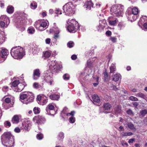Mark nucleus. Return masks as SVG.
<instances>
[{
	"label": "nucleus",
	"mask_w": 147,
	"mask_h": 147,
	"mask_svg": "<svg viewBox=\"0 0 147 147\" xmlns=\"http://www.w3.org/2000/svg\"><path fill=\"white\" fill-rule=\"evenodd\" d=\"M33 111L35 114H39L40 112V109L38 107H35L34 108Z\"/></svg>",
	"instance_id": "a18cd8bd"
},
{
	"label": "nucleus",
	"mask_w": 147,
	"mask_h": 147,
	"mask_svg": "<svg viewBox=\"0 0 147 147\" xmlns=\"http://www.w3.org/2000/svg\"><path fill=\"white\" fill-rule=\"evenodd\" d=\"M118 26L120 30H121L124 28L125 26L123 23L119 22L118 25Z\"/></svg>",
	"instance_id": "3c124183"
},
{
	"label": "nucleus",
	"mask_w": 147,
	"mask_h": 147,
	"mask_svg": "<svg viewBox=\"0 0 147 147\" xmlns=\"http://www.w3.org/2000/svg\"><path fill=\"white\" fill-rule=\"evenodd\" d=\"M51 40L49 38H47L45 40V42L47 44H49L50 43Z\"/></svg>",
	"instance_id": "69168bd1"
},
{
	"label": "nucleus",
	"mask_w": 147,
	"mask_h": 147,
	"mask_svg": "<svg viewBox=\"0 0 147 147\" xmlns=\"http://www.w3.org/2000/svg\"><path fill=\"white\" fill-rule=\"evenodd\" d=\"M107 20L109 24L112 26H114L116 25L118 22V19L115 16L109 17Z\"/></svg>",
	"instance_id": "dca6fc26"
},
{
	"label": "nucleus",
	"mask_w": 147,
	"mask_h": 147,
	"mask_svg": "<svg viewBox=\"0 0 147 147\" xmlns=\"http://www.w3.org/2000/svg\"><path fill=\"white\" fill-rule=\"evenodd\" d=\"M20 118L18 115H15L12 118L11 121L13 123L17 124L19 122Z\"/></svg>",
	"instance_id": "a878e982"
},
{
	"label": "nucleus",
	"mask_w": 147,
	"mask_h": 147,
	"mask_svg": "<svg viewBox=\"0 0 147 147\" xmlns=\"http://www.w3.org/2000/svg\"><path fill=\"white\" fill-rule=\"evenodd\" d=\"M48 65L49 66V70L52 72L57 73L59 71V65L55 60L49 59L47 60Z\"/></svg>",
	"instance_id": "6e6552de"
},
{
	"label": "nucleus",
	"mask_w": 147,
	"mask_h": 147,
	"mask_svg": "<svg viewBox=\"0 0 147 147\" xmlns=\"http://www.w3.org/2000/svg\"><path fill=\"white\" fill-rule=\"evenodd\" d=\"M20 80V81H23L24 80L23 78L22 77H20L19 78H18ZM20 80H16L14 81L12 83V85L14 87H16L20 83Z\"/></svg>",
	"instance_id": "393cba45"
},
{
	"label": "nucleus",
	"mask_w": 147,
	"mask_h": 147,
	"mask_svg": "<svg viewBox=\"0 0 147 147\" xmlns=\"http://www.w3.org/2000/svg\"><path fill=\"white\" fill-rule=\"evenodd\" d=\"M55 13L56 14H62V12L61 10L59 9H57L55 11Z\"/></svg>",
	"instance_id": "0e129e2a"
},
{
	"label": "nucleus",
	"mask_w": 147,
	"mask_h": 147,
	"mask_svg": "<svg viewBox=\"0 0 147 147\" xmlns=\"http://www.w3.org/2000/svg\"><path fill=\"white\" fill-rule=\"evenodd\" d=\"M36 137L37 139L38 140H41L43 138V136L42 134L40 133H39L37 135Z\"/></svg>",
	"instance_id": "09e8293b"
},
{
	"label": "nucleus",
	"mask_w": 147,
	"mask_h": 147,
	"mask_svg": "<svg viewBox=\"0 0 147 147\" xmlns=\"http://www.w3.org/2000/svg\"><path fill=\"white\" fill-rule=\"evenodd\" d=\"M92 102L94 104H99L100 100L99 96L96 94H94L92 96Z\"/></svg>",
	"instance_id": "412c9836"
},
{
	"label": "nucleus",
	"mask_w": 147,
	"mask_h": 147,
	"mask_svg": "<svg viewBox=\"0 0 147 147\" xmlns=\"http://www.w3.org/2000/svg\"><path fill=\"white\" fill-rule=\"evenodd\" d=\"M114 113L116 115L120 113L121 111V107L119 105L117 106L114 109Z\"/></svg>",
	"instance_id": "72a5a7b5"
},
{
	"label": "nucleus",
	"mask_w": 147,
	"mask_h": 147,
	"mask_svg": "<svg viewBox=\"0 0 147 147\" xmlns=\"http://www.w3.org/2000/svg\"><path fill=\"white\" fill-rule=\"evenodd\" d=\"M115 63H112L110 67V73H114L116 70Z\"/></svg>",
	"instance_id": "c85d7f7f"
},
{
	"label": "nucleus",
	"mask_w": 147,
	"mask_h": 147,
	"mask_svg": "<svg viewBox=\"0 0 147 147\" xmlns=\"http://www.w3.org/2000/svg\"><path fill=\"white\" fill-rule=\"evenodd\" d=\"M14 131L16 133H18L20 131V130L19 127H17L14 129Z\"/></svg>",
	"instance_id": "338daca9"
},
{
	"label": "nucleus",
	"mask_w": 147,
	"mask_h": 147,
	"mask_svg": "<svg viewBox=\"0 0 147 147\" xmlns=\"http://www.w3.org/2000/svg\"><path fill=\"white\" fill-rule=\"evenodd\" d=\"M54 109V107L51 105H49L46 108V111H49V110L53 112H54V114H55L56 113V111H55V110L53 111V109Z\"/></svg>",
	"instance_id": "c756f323"
},
{
	"label": "nucleus",
	"mask_w": 147,
	"mask_h": 147,
	"mask_svg": "<svg viewBox=\"0 0 147 147\" xmlns=\"http://www.w3.org/2000/svg\"><path fill=\"white\" fill-rule=\"evenodd\" d=\"M14 22L17 26V27L19 28V26L22 25L26 22L27 19V15L22 11H17L13 15Z\"/></svg>",
	"instance_id": "f03ea898"
},
{
	"label": "nucleus",
	"mask_w": 147,
	"mask_h": 147,
	"mask_svg": "<svg viewBox=\"0 0 147 147\" xmlns=\"http://www.w3.org/2000/svg\"><path fill=\"white\" fill-rule=\"evenodd\" d=\"M4 125L5 127H9L11 126V123L9 121H6L4 123Z\"/></svg>",
	"instance_id": "4d7b16f0"
},
{
	"label": "nucleus",
	"mask_w": 147,
	"mask_h": 147,
	"mask_svg": "<svg viewBox=\"0 0 147 147\" xmlns=\"http://www.w3.org/2000/svg\"><path fill=\"white\" fill-rule=\"evenodd\" d=\"M1 56L2 58H4V60L7 58V55H8L9 52L8 50L5 49H2L1 51Z\"/></svg>",
	"instance_id": "5701e85b"
},
{
	"label": "nucleus",
	"mask_w": 147,
	"mask_h": 147,
	"mask_svg": "<svg viewBox=\"0 0 147 147\" xmlns=\"http://www.w3.org/2000/svg\"><path fill=\"white\" fill-rule=\"evenodd\" d=\"M63 9L65 14L70 16L74 14L76 10V7L71 2L65 4L63 7Z\"/></svg>",
	"instance_id": "423d86ee"
},
{
	"label": "nucleus",
	"mask_w": 147,
	"mask_h": 147,
	"mask_svg": "<svg viewBox=\"0 0 147 147\" xmlns=\"http://www.w3.org/2000/svg\"><path fill=\"white\" fill-rule=\"evenodd\" d=\"M140 24L143 25L142 27H141L142 30L144 31H147V17L146 16H143L140 18L138 22V24L140 26Z\"/></svg>",
	"instance_id": "2eb2a0df"
},
{
	"label": "nucleus",
	"mask_w": 147,
	"mask_h": 147,
	"mask_svg": "<svg viewBox=\"0 0 147 147\" xmlns=\"http://www.w3.org/2000/svg\"><path fill=\"white\" fill-rule=\"evenodd\" d=\"M39 51V48H38L37 47H34L32 48V52L33 54H36L37 52H38Z\"/></svg>",
	"instance_id": "37998d69"
},
{
	"label": "nucleus",
	"mask_w": 147,
	"mask_h": 147,
	"mask_svg": "<svg viewBox=\"0 0 147 147\" xmlns=\"http://www.w3.org/2000/svg\"><path fill=\"white\" fill-rule=\"evenodd\" d=\"M8 89V87L7 86H4L2 89L4 91H7Z\"/></svg>",
	"instance_id": "774afa93"
},
{
	"label": "nucleus",
	"mask_w": 147,
	"mask_h": 147,
	"mask_svg": "<svg viewBox=\"0 0 147 147\" xmlns=\"http://www.w3.org/2000/svg\"><path fill=\"white\" fill-rule=\"evenodd\" d=\"M64 138V133L62 132L59 133L58 136V139L60 141H62Z\"/></svg>",
	"instance_id": "79ce46f5"
},
{
	"label": "nucleus",
	"mask_w": 147,
	"mask_h": 147,
	"mask_svg": "<svg viewBox=\"0 0 147 147\" xmlns=\"http://www.w3.org/2000/svg\"><path fill=\"white\" fill-rule=\"evenodd\" d=\"M44 20H38L35 23L34 25L37 30L40 31H42L46 29L48 25L47 23Z\"/></svg>",
	"instance_id": "9b49d317"
},
{
	"label": "nucleus",
	"mask_w": 147,
	"mask_h": 147,
	"mask_svg": "<svg viewBox=\"0 0 147 147\" xmlns=\"http://www.w3.org/2000/svg\"><path fill=\"white\" fill-rule=\"evenodd\" d=\"M1 140L2 144L5 146L12 147L14 146V137L10 132L4 133L2 136Z\"/></svg>",
	"instance_id": "f257e3e1"
},
{
	"label": "nucleus",
	"mask_w": 147,
	"mask_h": 147,
	"mask_svg": "<svg viewBox=\"0 0 147 147\" xmlns=\"http://www.w3.org/2000/svg\"><path fill=\"white\" fill-rule=\"evenodd\" d=\"M124 7L121 4L112 6L110 9L111 14L116 16H122L123 13Z\"/></svg>",
	"instance_id": "0eeeda50"
},
{
	"label": "nucleus",
	"mask_w": 147,
	"mask_h": 147,
	"mask_svg": "<svg viewBox=\"0 0 147 147\" xmlns=\"http://www.w3.org/2000/svg\"><path fill=\"white\" fill-rule=\"evenodd\" d=\"M117 38L115 37H111L110 38V39L111 40L113 43L116 42Z\"/></svg>",
	"instance_id": "bf43d9fd"
},
{
	"label": "nucleus",
	"mask_w": 147,
	"mask_h": 147,
	"mask_svg": "<svg viewBox=\"0 0 147 147\" xmlns=\"http://www.w3.org/2000/svg\"><path fill=\"white\" fill-rule=\"evenodd\" d=\"M121 77V75L119 74L116 73L113 76V80L115 82L118 81Z\"/></svg>",
	"instance_id": "473e14b6"
},
{
	"label": "nucleus",
	"mask_w": 147,
	"mask_h": 147,
	"mask_svg": "<svg viewBox=\"0 0 147 147\" xmlns=\"http://www.w3.org/2000/svg\"><path fill=\"white\" fill-rule=\"evenodd\" d=\"M67 30L70 32L74 33L77 30H80V26L79 25L78 22L74 19L69 20L67 22Z\"/></svg>",
	"instance_id": "39448f33"
},
{
	"label": "nucleus",
	"mask_w": 147,
	"mask_h": 147,
	"mask_svg": "<svg viewBox=\"0 0 147 147\" xmlns=\"http://www.w3.org/2000/svg\"><path fill=\"white\" fill-rule=\"evenodd\" d=\"M40 74L39 69H37L34 70L33 73V79L35 80L38 79L40 76Z\"/></svg>",
	"instance_id": "4be33fe9"
},
{
	"label": "nucleus",
	"mask_w": 147,
	"mask_h": 147,
	"mask_svg": "<svg viewBox=\"0 0 147 147\" xmlns=\"http://www.w3.org/2000/svg\"><path fill=\"white\" fill-rule=\"evenodd\" d=\"M37 3L34 1L32 2L30 5L31 8L33 9H36L37 8Z\"/></svg>",
	"instance_id": "e433bc0d"
},
{
	"label": "nucleus",
	"mask_w": 147,
	"mask_h": 147,
	"mask_svg": "<svg viewBox=\"0 0 147 147\" xmlns=\"http://www.w3.org/2000/svg\"><path fill=\"white\" fill-rule=\"evenodd\" d=\"M51 53L50 51H46L44 53V56L46 58L49 57L51 55Z\"/></svg>",
	"instance_id": "de8ad7c7"
},
{
	"label": "nucleus",
	"mask_w": 147,
	"mask_h": 147,
	"mask_svg": "<svg viewBox=\"0 0 147 147\" xmlns=\"http://www.w3.org/2000/svg\"><path fill=\"white\" fill-rule=\"evenodd\" d=\"M106 21L105 19L100 20L99 24L96 26V28L98 32H101L104 30V28L107 26Z\"/></svg>",
	"instance_id": "4468645a"
},
{
	"label": "nucleus",
	"mask_w": 147,
	"mask_h": 147,
	"mask_svg": "<svg viewBox=\"0 0 147 147\" xmlns=\"http://www.w3.org/2000/svg\"><path fill=\"white\" fill-rule=\"evenodd\" d=\"M63 78L65 80H67L69 79L70 76L68 74H65L63 75Z\"/></svg>",
	"instance_id": "603ef678"
},
{
	"label": "nucleus",
	"mask_w": 147,
	"mask_h": 147,
	"mask_svg": "<svg viewBox=\"0 0 147 147\" xmlns=\"http://www.w3.org/2000/svg\"><path fill=\"white\" fill-rule=\"evenodd\" d=\"M6 38V35L1 34L0 35V43H3L5 41Z\"/></svg>",
	"instance_id": "4c0bfd02"
},
{
	"label": "nucleus",
	"mask_w": 147,
	"mask_h": 147,
	"mask_svg": "<svg viewBox=\"0 0 147 147\" xmlns=\"http://www.w3.org/2000/svg\"><path fill=\"white\" fill-rule=\"evenodd\" d=\"M33 120L36 123L39 124L44 123L45 121V119L41 116L35 117L34 118Z\"/></svg>",
	"instance_id": "f3484780"
},
{
	"label": "nucleus",
	"mask_w": 147,
	"mask_h": 147,
	"mask_svg": "<svg viewBox=\"0 0 147 147\" xmlns=\"http://www.w3.org/2000/svg\"><path fill=\"white\" fill-rule=\"evenodd\" d=\"M54 73H55V72H52L51 71L49 70H47L45 71L42 76L43 82H46L49 83L51 85H52V82H53L52 75Z\"/></svg>",
	"instance_id": "9d476101"
},
{
	"label": "nucleus",
	"mask_w": 147,
	"mask_h": 147,
	"mask_svg": "<svg viewBox=\"0 0 147 147\" xmlns=\"http://www.w3.org/2000/svg\"><path fill=\"white\" fill-rule=\"evenodd\" d=\"M50 32L51 33H54L53 36V39L54 40V43L57 45V39H59L60 38V30L59 28L57 26L55 23L53 24V27L50 29Z\"/></svg>",
	"instance_id": "1a4fd4ad"
},
{
	"label": "nucleus",
	"mask_w": 147,
	"mask_h": 147,
	"mask_svg": "<svg viewBox=\"0 0 147 147\" xmlns=\"http://www.w3.org/2000/svg\"><path fill=\"white\" fill-rule=\"evenodd\" d=\"M31 123V121L29 119H25L22 123V129L25 131H28L30 129Z\"/></svg>",
	"instance_id": "ddd939ff"
},
{
	"label": "nucleus",
	"mask_w": 147,
	"mask_h": 147,
	"mask_svg": "<svg viewBox=\"0 0 147 147\" xmlns=\"http://www.w3.org/2000/svg\"><path fill=\"white\" fill-rule=\"evenodd\" d=\"M92 59H90L88 60L87 62V66L90 67L92 65Z\"/></svg>",
	"instance_id": "8fccbe9b"
},
{
	"label": "nucleus",
	"mask_w": 147,
	"mask_h": 147,
	"mask_svg": "<svg viewBox=\"0 0 147 147\" xmlns=\"http://www.w3.org/2000/svg\"><path fill=\"white\" fill-rule=\"evenodd\" d=\"M133 133L131 132L125 131L121 133V136L122 137L126 136H131L133 135Z\"/></svg>",
	"instance_id": "bb28decb"
},
{
	"label": "nucleus",
	"mask_w": 147,
	"mask_h": 147,
	"mask_svg": "<svg viewBox=\"0 0 147 147\" xmlns=\"http://www.w3.org/2000/svg\"><path fill=\"white\" fill-rule=\"evenodd\" d=\"M20 98L23 103L27 104L33 102L34 96L32 92H25L20 94Z\"/></svg>",
	"instance_id": "20e7f679"
},
{
	"label": "nucleus",
	"mask_w": 147,
	"mask_h": 147,
	"mask_svg": "<svg viewBox=\"0 0 147 147\" xmlns=\"http://www.w3.org/2000/svg\"><path fill=\"white\" fill-rule=\"evenodd\" d=\"M11 56L15 59H21L25 55V52L23 48L20 46L12 48L10 52Z\"/></svg>",
	"instance_id": "7ed1b4c3"
},
{
	"label": "nucleus",
	"mask_w": 147,
	"mask_h": 147,
	"mask_svg": "<svg viewBox=\"0 0 147 147\" xmlns=\"http://www.w3.org/2000/svg\"><path fill=\"white\" fill-rule=\"evenodd\" d=\"M93 3L91 0H87L85 3L84 6L87 10H90L93 7Z\"/></svg>",
	"instance_id": "aec40b11"
},
{
	"label": "nucleus",
	"mask_w": 147,
	"mask_h": 147,
	"mask_svg": "<svg viewBox=\"0 0 147 147\" xmlns=\"http://www.w3.org/2000/svg\"><path fill=\"white\" fill-rule=\"evenodd\" d=\"M139 12V11L138 8L136 7H134L132 9V13L134 15H137Z\"/></svg>",
	"instance_id": "58836bf2"
},
{
	"label": "nucleus",
	"mask_w": 147,
	"mask_h": 147,
	"mask_svg": "<svg viewBox=\"0 0 147 147\" xmlns=\"http://www.w3.org/2000/svg\"><path fill=\"white\" fill-rule=\"evenodd\" d=\"M9 23V19L6 16L3 15L0 17V27L7 28Z\"/></svg>",
	"instance_id": "f8f14e48"
},
{
	"label": "nucleus",
	"mask_w": 147,
	"mask_h": 147,
	"mask_svg": "<svg viewBox=\"0 0 147 147\" xmlns=\"http://www.w3.org/2000/svg\"><path fill=\"white\" fill-rule=\"evenodd\" d=\"M60 97L59 95L57 94H53L50 95L49 96L50 98L53 100H58Z\"/></svg>",
	"instance_id": "7c9ffc66"
},
{
	"label": "nucleus",
	"mask_w": 147,
	"mask_h": 147,
	"mask_svg": "<svg viewBox=\"0 0 147 147\" xmlns=\"http://www.w3.org/2000/svg\"><path fill=\"white\" fill-rule=\"evenodd\" d=\"M127 125L128 128L131 130L134 131H136V128L132 123L131 122H128L127 123Z\"/></svg>",
	"instance_id": "cd10ccee"
},
{
	"label": "nucleus",
	"mask_w": 147,
	"mask_h": 147,
	"mask_svg": "<svg viewBox=\"0 0 147 147\" xmlns=\"http://www.w3.org/2000/svg\"><path fill=\"white\" fill-rule=\"evenodd\" d=\"M135 96L137 97H139L144 99L146 97V96L144 94L141 92L136 94H135Z\"/></svg>",
	"instance_id": "ea45409f"
},
{
	"label": "nucleus",
	"mask_w": 147,
	"mask_h": 147,
	"mask_svg": "<svg viewBox=\"0 0 147 147\" xmlns=\"http://www.w3.org/2000/svg\"><path fill=\"white\" fill-rule=\"evenodd\" d=\"M74 43L73 41H70L69 42L67 43V46L68 47L71 48L74 46Z\"/></svg>",
	"instance_id": "864d4df0"
},
{
	"label": "nucleus",
	"mask_w": 147,
	"mask_h": 147,
	"mask_svg": "<svg viewBox=\"0 0 147 147\" xmlns=\"http://www.w3.org/2000/svg\"><path fill=\"white\" fill-rule=\"evenodd\" d=\"M103 74L104 75V80L106 82L108 81L110 79L109 76L106 72H104L103 73Z\"/></svg>",
	"instance_id": "a19ab883"
},
{
	"label": "nucleus",
	"mask_w": 147,
	"mask_h": 147,
	"mask_svg": "<svg viewBox=\"0 0 147 147\" xmlns=\"http://www.w3.org/2000/svg\"><path fill=\"white\" fill-rule=\"evenodd\" d=\"M140 113L142 116H144L147 114V109H144L140 111Z\"/></svg>",
	"instance_id": "49530a36"
},
{
	"label": "nucleus",
	"mask_w": 147,
	"mask_h": 147,
	"mask_svg": "<svg viewBox=\"0 0 147 147\" xmlns=\"http://www.w3.org/2000/svg\"><path fill=\"white\" fill-rule=\"evenodd\" d=\"M26 85V84L24 82H21L20 83L17 87L15 88L14 91L16 92H20L24 89Z\"/></svg>",
	"instance_id": "6ab92c4d"
},
{
	"label": "nucleus",
	"mask_w": 147,
	"mask_h": 147,
	"mask_svg": "<svg viewBox=\"0 0 147 147\" xmlns=\"http://www.w3.org/2000/svg\"><path fill=\"white\" fill-rule=\"evenodd\" d=\"M6 11L9 14H11L14 11V7L11 5H9L7 7Z\"/></svg>",
	"instance_id": "2f4dec72"
},
{
	"label": "nucleus",
	"mask_w": 147,
	"mask_h": 147,
	"mask_svg": "<svg viewBox=\"0 0 147 147\" xmlns=\"http://www.w3.org/2000/svg\"><path fill=\"white\" fill-rule=\"evenodd\" d=\"M75 113V111H72L70 113L66 114L67 116H70L69 118V121L71 123H73L75 121V118L74 116Z\"/></svg>",
	"instance_id": "a211bd4d"
},
{
	"label": "nucleus",
	"mask_w": 147,
	"mask_h": 147,
	"mask_svg": "<svg viewBox=\"0 0 147 147\" xmlns=\"http://www.w3.org/2000/svg\"><path fill=\"white\" fill-rule=\"evenodd\" d=\"M127 114L129 115H132L134 114V113L131 109H129L126 111Z\"/></svg>",
	"instance_id": "052dcab7"
},
{
	"label": "nucleus",
	"mask_w": 147,
	"mask_h": 147,
	"mask_svg": "<svg viewBox=\"0 0 147 147\" xmlns=\"http://www.w3.org/2000/svg\"><path fill=\"white\" fill-rule=\"evenodd\" d=\"M111 107V105L109 103H106L104 104L103 105V108L105 111H106L105 112L106 113H109V111Z\"/></svg>",
	"instance_id": "b1692460"
},
{
	"label": "nucleus",
	"mask_w": 147,
	"mask_h": 147,
	"mask_svg": "<svg viewBox=\"0 0 147 147\" xmlns=\"http://www.w3.org/2000/svg\"><path fill=\"white\" fill-rule=\"evenodd\" d=\"M99 77H97L96 81V82L94 83H93V85L94 87H96L97 86L98 84V80H99Z\"/></svg>",
	"instance_id": "680f3d73"
},
{
	"label": "nucleus",
	"mask_w": 147,
	"mask_h": 147,
	"mask_svg": "<svg viewBox=\"0 0 147 147\" xmlns=\"http://www.w3.org/2000/svg\"><path fill=\"white\" fill-rule=\"evenodd\" d=\"M131 17L133 19V20H130L131 21H134L136 20L137 18L138 17V16L137 15H134L133 13H131L129 15L128 18L129 20L131 18Z\"/></svg>",
	"instance_id": "c9c22d12"
},
{
	"label": "nucleus",
	"mask_w": 147,
	"mask_h": 147,
	"mask_svg": "<svg viewBox=\"0 0 147 147\" xmlns=\"http://www.w3.org/2000/svg\"><path fill=\"white\" fill-rule=\"evenodd\" d=\"M14 99V97L11 96H9L6 97L5 99V102L7 103H9L11 101V100H13Z\"/></svg>",
	"instance_id": "f704fd0d"
},
{
	"label": "nucleus",
	"mask_w": 147,
	"mask_h": 147,
	"mask_svg": "<svg viewBox=\"0 0 147 147\" xmlns=\"http://www.w3.org/2000/svg\"><path fill=\"white\" fill-rule=\"evenodd\" d=\"M68 111V108L66 107H65L63 109L62 112V114H65L66 115V114L67 113V112Z\"/></svg>",
	"instance_id": "13d9d810"
},
{
	"label": "nucleus",
	"mask_w": 147,
	"mask_h": 147,
	"mask_svg": "<svg viewBox=\"0 0 147 147\" xmlns=\"http://www.w3.org/2000/svg\"><path fill=\"white\" fill-rule=\"evenodd\" d=\"M129 100L131 101H138V98L133 96H130L129 97Z\"/></svg>",
	"instance_id": "6e6d98bb"
},
{
	"label": "nucleus",
	"mask_w": 147,
	"mask_h": 147,
	"mask_svg": "<svg viewBox=\"0 0 147 147\" xmlns=\"http://www.w3.org/2000/svg\"><path fill=\"white\" fill-rule=\"evenodd\" d=\"M33 86L34 88L37 89L39 88L38 84L36 82H35L34 83L33 85Z\"/></svg>",
	"instance_id": "e2e57ef3"
},
{
	"label": "nucleus",
	"mask_w": 147,
	"mask_h": 147,
	"mask_svg": "<svg viewBox=\"0 0 147 147\" xmlns=\"http://www.w3.org/2000/svg\"><path fill=\"white\" fill-rule=\"evenodd\" d=\"M34 32L35 29L33 27H29L28 30V33L31 34L34 33Z\"/></svg>",
	"instance_id": "c03bdc74"
},
{
	"label": "nucleus",
	"mask_w": 147,
	"mask_h": 147,
	"mask_svg": "<svg viewBox=\"0 0 147 147\" xmlns=\"http://www.w3.org/2000/svg\"><path fill=\"white\" fill-rule=\"evenodd\" d=\"M109 87H110L111 89L115 91H116L118 89L116 86L114 85L111 84H109Z\"/></svg>",
	"instance_id": "5fc2aeb1"
}]
</instances>
